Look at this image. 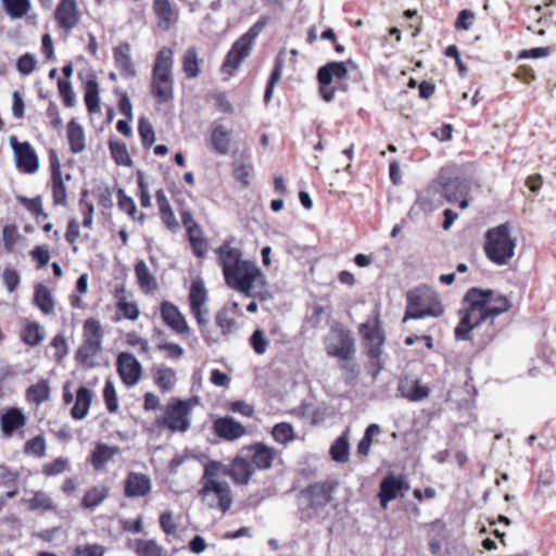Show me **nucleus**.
Listing matches in <instances>:
<instances>
[{
  "mask_svg": "<svg viewBox=\"0 0 556 556\" xmlns=\"http://www.w3.org/2000/svg\"><path fill=\"white\" fill-rule=\"evenodd\" d=\"M265 25V20H258L245 34L233 42L220 67L222 73L226 75L227 78L231 77L233 72L239 68L242 61L250 55L254 41L262 33Z\"/></svg>",
  "mask_w": 556,
  "mask_h": 556,
  "instance_id": "8",
  "label": "nucleus"
},
{
  "mask_svg": "<svg viewBox=\"0 0 556 556\" xmlns=\"http://www.w3.org/2000/svg\"><path fill=\"white\" fill-rule=\"evenodd\" d=\"M359 333L362 334L366 354L370 359L371 376L376 379L384 367L381 356L382 346L386 342V334L377 311L372 312L368 319L359 325Z\"/></svg>",
  "mask_w": 556,
  "mask_h": 556,
  "instance_id": "4",
  "label": "nucleus"
},
{
  "mask_svg": "<svg viewBox=\"0 0 556 556\" xmlns=\"http://www.w3.org/2000/svg\"><path fill=\"white\" fill-rule=\"evenodd\" d=\"M119 453V447L110 446L105 443H98L92 455L91 463L92 466L100 470L105 467V465Z\"/></svg>",
  "mask_w": 556,
  "mask_h": 556,
  "instance_id": "38",
  "label": "nucleus"
},
{
  "mask_svg": "<svg viewBox=\"0 0 556 556\" xmlns=\"http://www.w3.org/2000/svg\"><path fill=\"white\" fill-rule=\"evenodd\" d=\"M50 382L48 379H40L37 383L31 384L26 390V399L28 402L39 406L50 399Z\"/></svg>",
  "mask_w": 556,
  "mask_h": 556,
  "instance_id": "36",
  "label": "nucleus"
},
{
  "mask_svg": "<svg viewBox=\"0 0 556 556\" xmlns=\"http://www.w3.org/2000/svg\"><path fill=\"white\" fill-rule=\"evenodd\" d=\"M126 343L132 348H139V351L142 354H149L150 353V345L148 340L140 337L137 332H128L126 334Z\"/></svg>",
  "mask_w": 556,
  "mask_h": 556,
  "instance_id": "64",
  "label": "nucleus"
},
{
  "mask_svg": "<svg viewBox=\"0 0 556 556\" xmlns=\"http://www.w3.org/2000/svg\"><path fill=\"white\" fill-rule=\"evenodd\" d=\"M517 240L510 233L508 224L491 228L485 233L484 252L496 265H507L515 255Z\"/></svg>",
  "mask_w": 556,
  "mask_h": 556,
  "instance_id": "5",
  "label": "nucleus"
},
{
  "mask_svg": "<svg viewBox=\"0 0 556 556\" xmlns=\"http://www.w3.org/2000/svg\"><path fill=\"white\" fill-rule=\"evenodd\" d=\"M116 366L122 381L128 388L135 387L141 379L142 366L131 353H119L117 356Z\"/></svg>",
  "mask_w": 556,
  "mask_h": 556,
  "instance_id": "15",
  "label": "nucleus"
},
{
  "mask_svg": "<svg viewBox=\"0 0 556 556\" xmlns=\"http://www.w3.org/2000/svg\"><path fill=\"white\" fill-rule=\"evenodd\" d=\"M17 168L27 174H34L39 168V159L28 141L20 142L15 136L9 138Z\"/></svg>",
  "mask_w": 556,
  "mask_h": 556,
  "instance_id": "14",
  "label": "nucleus"
},
{
  "mask_svg": "<svg viewBox=\"0 0 556 556\" xmlns=\"http://www.w3.org/2000/svg\"><path fill=\"white\" fill-rule=\"evenodd\" d=\"M463 304L459 311L460 320L455 328V338L469 340L471 331L482 323L491 320V316L485 308L486 302L480 288H470L464 296Z\"/></svg>",
  "mask_w": 556,
  "mask_h": 556,
  "instance_id": "2",
  "label": "nucleus"
},
{
  "mask_svg": "<svg viewBox=\"0 0 556 556\" xmlns=\"http://www.w3.org/2000/svg\"><path fill=\"white\" fill-rule=\"evenodd\" d=\"M109 495V489L103 485H98L89 490L83 497V506L85 508L98 507Z\"/></svg>",
  "mask_w": 556,
  "mask_h": 556,
  "instance_id": "43",
  "label": "nucleus"
},
{
  "mask_svg": "<svg viewBox=\"0 0 556 556\" xmlns=\"http://www.w3.org/2000/svg\"><path fill=\"white\" fill-rule=\"evenodd\" d=\"M215 253L225 282L229 288L248 298L267 299L266 276L254 262L243 258L240 249L225 242L215 250Z\"/></svg>",
  "mask_w": 556,
  "mask_h": 556,
  "instance_id": "1",
  "label": "nucleus"
},
{
  "mask_svg": "<svg viewBox=\"0 0 556 556\" xmlns=\"http://www.w3.org/2000/svg\"><path fill=\"white\" fill-rule=\"evenodd\" d=\"M136 553L139 556H163L164 551L154 540L139 539L136 541Z\"/></svg>",
  "mask_w": 556,
  "mask_h": 556,
  "instance_id": "50",
  "label": "nucleus"
},
{
  "mask_svg": "<svg viewBox=\"0 0 556 556\" xmlns=\"http://www.w3.org/2000/svg\"><path fill=\"white\" fill-rule=\"evenodd\" d=\"M250 344L256 354H265L268 348V340L266 339L264 331L256 329L250 338Z\"/></svg>",
  "mask_w": 556,
  "mask_h": 556,
  "instance_id": "57",
  "label": "nucleus"
},
{
  "mask_svg": "<svg viewBox=\"0 0 556 556\" xmlns=\"http://www.w3.org/2000/svg\"><path fill=\"white\" fill-rule=\"evenodd\" d=\"M54 18L59 27L65 31L75 28L80 20L76 0H61L55 8Z\"/></svg>",
  "mask_w": 556,
  "mask_h": 556,
  "instance_id": "18",
  "label": "nucleus"
},
{
  "mask_svg": "<svg viewBox=\"0 0 556 556\" xmlns=\"http://www.w3.org/2000/svg\"><path fill=\"white\" fill-rule=\"evenodd\" d=\"M7 14L12 18L25 16L29 9V0H1Z\"/></svg>",
  "mask_w": 556,
  "mask_h": 556,
  "instance_id": "45",
  "label": "nucleus"
},
{
  "mask_svg": "<svg viewBox=\"0 0 556 556\" xmlns=\"http://www.w3.org/2000/svg\"><path fill=\"white\" fill-rule=\"evenodd\" d=\"M157 350L166 352L167 358L173 361L180 359L185 354L184 348L173 342L160 343L157 344Z\"/></svg>",
  "mask_w": 556,
  "mask_h": 556,
  "instance_id": "62",
  "label": "nucleus"
},
{
  "mask_svg": "<svg viewBox=\"0 0 556 556\" xmlns=\"http://www.w3.org/2000/svg\"><path fill=\"white\" fill-rule=\"evenodd\" d=\"M110 151L116 164L128 167L132 165L131 157L124 142L117 140L110 141Z\"/></svg>",
  "mask_w": 556,
  "mask_h": 556,
  "instance_id": "48",
  "label": "nucleus"
},
{
  "mask_svg": "<svg viewBox=\"0 0 556 556\" xmlns=\"http://www.w3.org/2000/svg\"><path fill=\"white\" fill-rule=\"evenodd\" d=\"M182 71L188 78H195L200 74L199 56L195 48H188L182 56Z\"/></svg>",
  "mask_w": 556,
  "mask_h": 556,
  "instance_id": "42",
  "label": "nucleus"
},
{
  "mask_svg": "<svg viewBox=\"0 0 556 556\" xmlns=\"http://www.w3.org/2000/svg\"><path fill=\"white\" fill-rule=\"evenodd\" d=\"M46 333L37 321H26L21 332L22 341L29 346H37L45 340Z\"/></svg>",
  "mask_w": 556,
  "mask_h": 556,
  "instance_id": "37",
  "label": "nucleus"
},
{
  "mask_svg": "<svg viewBox=\"0 0 556 556\" xmlns=\"http://www.w3.org/2000/svg\"><path fill=\"white\" fill-rule=\"evenodd\" d=\"M138 131L142 141V146L147 149L151 148L155 142V132L152 124L148 118L141 117L139 119Z\"/></svg>",
  "mask_w": 556,
  "mask_h": 556,
  "instance_id": "51",
  "label": "nucleus"
},
{
  "mask_svg": "<svg viewBox=\"0 0 556 556\" xmlns=\"http://www.w3.org/2000/svg\"><path fill=\"white\" fill-rule=\"evenodd\" d=\"M444 200L438 181H433L427 189L421 191L417 198V204L424 211H433Z\"/></svg>",
  "mask_w": 556,
  "mask_h": 556,
  "instance_id": "28",
  "label": "nucleus"
},
{
  "mask_svg": "<svg viewBox=\"0 0 556 556\" xmlns=\"http://www.w3.org/2000/svg\"><path fill=\"white\" fill-rule=\"evenodd\" d=\"M197 403V397L188 401L177 399L170 401L165 408L164 416L157 420L159 426L165 427L172 432L188 431L191 426V409Z\"/></svg>",
  "mask_w": 556,
  "mask_h": 556,
  "instance_id": "9",
  "label": "nucleus"
},
{
  "mask_svg": "<svg viewBox=\"0 0 556 556\" xmlns=\"http://www.w3.org/2000/svg\"><path fill=\"white\" fill-rule=\"evenodd\" d=\"M106 549L101 544H83L74 551V556H104Z\"/></svg>",
  "mask_w": 556,
  "mask_h": 556,
  "instance_id": "58",
  "label": "nucleus"
},
{
  "mask_svg": "<svg viewBox=\"0 0 556 556\" xmlns=\"http://www.w3.org/2000/svg\"><path fill=\"white\" fill-rule=\"evenodd\" d=\"M52 195L53 202L56 205L66 204V187L62 179V173L54 167V175H52Z\"/></svg>",
  "mask_w": 556,
  "mask_h": 556,
  "instance_id": "46",
  "label": "nucleus"
},
{
  "mask_svg": "<svg viewBox=\"0 0 556 556\" xmlns=\"http://www.w3.org/2000/svg\"><path fill=\"white\" fill-rule=\"evenodd\" d=\"M103 329L99 320L89 318L83 325V342L77 350L76 359L85 368L98 365L102 352Z\"/></svg>",
  "mask_w": 556,
  "mask_h": 556,
  "instance_id": "7",
  "label": "nucleus"
},
{
  "mask_svg": "<svg viewBox=\"0 0 556 556\" xmlns=\"http://www.w3.org/2000/svg\"><path fill=\"white\" fill-rule=\"evenodd\" d=\"M119 208L131 217H135L137 205L135 201L128 197L123 189L117 192Z\"/></svg>",
  "mask_w": 556,
  "mask_h": 556,
  "instance_id": "63",
  "label": "nucleus"
},
{
  "mask_svg": "<svg viewBox=\"0 0 556 556\" xmlns=\"http://www.w3.org/2000/svg\"><path fill=\"white\" fill-rule=\"evenodd\" d=\"M409 485L401 478L387 476L380 482L379 498L381 506L386 509L390 501L397 497L402 490H408Z\"/></svg>",
  "mask_w": 556,
  "mask_h": 556,
  "instance_id": "23",
  "label": "nucleus"
},
{
  "mask_svg": "<svg viewBox=\"0 0 556 556\" xmlns=\"http://www.w3.org/2000/svg\"><path fill=\"white\" fill-rule=\"evenodd\" d=\"M116 307L126 319L137 320L139 318L140 312L135 302H128L122 298L118 300Z\"/></svg>",
  "mask_w": 556,
  "mask_h": 556,
  "instance_id": "56",
  "label": "nucleus"
},
{
  "mask_svg": "<svg viewBox=\"0 0 556 556\" xmlns=\"http://www.w3.org/2000/svg\"><path fill=\"white\" fill-rule=\"evenodd\" d=\"M153 10L159 18V26L163 30H168L177 22L178 15L169 0H154Z\"/></svg>",
  "mask_w": 556,
  "mask_h": 556,
  "instance_id": "30",
  "label": "nucleus"
},
{
  "mask_svg": "<svg viewBox=\"0 0 556 556\" xmlns=\"http://www.w3.org/2000/svg\"><path fill=\"white\" fill-rule=\"evenodd\" d=\"M187 233L194 255L198 257H203L207 250V243L204 239L201 227L187 231Z\"/></svg>",
  "mask_w": 556,
  "mask_h": 556,
  "instance_id": "49",
  "label": "nucleus"
},
{
  "mask_svg": "<svg viewBox=\"0 0 556 556\" xmlns=\"http://www.w3.org/2000/svg\"><path fill=\"white\" fill-rule=\"evenodd\" d=\"M211 144L218 154H227L231 144V130L226 126L214 123L211 132Z\"/></svg>",
  "mask_w": 556,
  "mask_h": 556,
  "instance_id": "27",
  "label": "nucleus"
},
{
  "mask_svg": "<svg viewBox=\"0 0 556 556\" xmlns=\"http://www.w3.org/2000/svg\"><path fill=\"white\" fill-rule=\"evenodd\" d=\"M103 396L109 412L115 413L118 409V399L113 381L106 380Z\"/></svg>",
  "mask_w": 556,
  "mask_h": 556,
  "instance_id": "54",
  "label": "nucleus"
},
{
  "mask_svg": "<svg viewBox=\"0 0 556 556\" xmlns=\"http://www.w3.org/2000/svg\"><path fill=\"white\" fill-rule=\"evenodd\" d=\"M2 278L9 292H13L21 283V275L12 267H5L3 269Z\"/></svg>",
  "mask_w": 556,
  "mask_h": 556,
  "instance_id": "60",
  "label": "nucleus"
},
{
  "mask_svg": "<svg viewBox=\"0 0 556 556\" xmlns=\"http://www.w3.org/2000/svg\"><path fill=\"white\" fill-rule=\"evenodd\" d=\"M325 348L329 356L340 361H350L355 353V343L349 330L336 324L325 338Z\"/></svg>",
  "mask_w": 556,
  "mask_h": 556,
  "instance_id": "10",
  "label": "nucleus"
},
{
  "mask_svg": "<svg viewBox=\"0 0 556 556\" xmlns=\"http://www.w3.org/2000/svg\"><path fill=\"white\" fill-rule=\"evenodd\" d=\"M438 184L447 202H456L464 194L465 187L459 178L445 177L443 174L438 178Z\"/></svg>",
  "mask_w": 556,
  "mask_h": 556,
  "instance_id": "31",
  "label": "nucleus"
},
{
  "mask_svg": "<svg viewBox=\"0 0 556 556\" xmlns=\"http://www.w3.org/2000/svg\"><path fill=\"white\" fill-rule=\"evenodd\" d=\"M400 394L414 402L421 401L429 395V388L420 384L418 380L403 379L397 388Z\"/></svg>",
  "mask_w": 556,
  "mask_h": 556,
  "instance_id": "29",
  "label": "nucleus"
},
{
  "mask_svg": "<svg viewBox=\"0 0 556 556\" xmlns=\"http://www.w3.org/2000/svg\"><path fill=\"white\" fill-rule=\"evenodd\" d=\"M154 381L163 392H169L174 389L177 377L175 369L160 366L154 370Z\"/></svg>",
  "mask_w": 556,
  "mask_h": 556,
  "instance_id": "39",
  "label": "nucleus"
},
{
  "mask_svg": "<svg viewBox=\"0 0 556 556\" xmlns=\"http://www.w3.org/2000/svg\"><path fill=\"white\" fill-rule=\"evenodd\" d=\"M161 317L164 324L180 337H188L191 329L186 320V317L179 308L172 302L163 301L161 303Z\"/></svg>",
  "mask_w": 556,
  "mask_h": 556,
  "instance_id": "16",
  "label": "nucleus"
},
{
  "mask_svg": "<svg viewBox=\"0 0 556 556\" xmlns=\"http://www.w3.org/2000/svg\"><path fill=\"white\" fill-rule=\"evenodd\" d=\"M199 495L210 508H218L223 513L228 511L232 505V493L226 481L207 479Z\"/></svg>",
  "mask_w": 556,
  "mask_h": 556,
  "instance_id": "11",
  "label": "nucleus"
},
{
  "mask_svg": "<svg viewBox=\"0 0 556 556\" xmlns=\"http://www.w3.org/2000/svg\"><path fill=\"white\" fill-rule=\"evenodd\" d=\"M443 313L444 307L435 291L427 287L416 288L407 293V306L403 321L426 317L435 318Z\"/></svg>",
  "mask_w": 556,
  "mask_h": 556,
  "instance_id": "6",
  "label": "nucleus"
},
{
  "mask_svg": "<svg viewBox=\"0 0 556 556\" xmlns=\"http://www.w3.org/2000/svg\"><path fill=\"white\" fill-rule=\"evenodd\" d=\"M254 469H269L277 456V451L264 443H255L242 448Z\"/></svg>",
  "mask_w": 556,
  "mask_h": 556,
  "instance_id": "17",
  "label": "nucleus"
},
{
  "mask_svg": "<svg viewBox=\"0 0 556 556\" xmlns=\"http://www.w3.org/2000/svg\"><path fill=\"white\" fill-rule=\"evenodd\" d=\"M274 441L281 445H288L295 440V431L289 422H278L270 431Z\"/></svg>",
  "mask_w": 556,
  "mask_h": 556,
  "instance_id": "41",
  "label": "nucleus"
},
{
  "mask_svg": "<svg viewBox=\"0 0 556 556\" xmlns=\"http://www.w3.org/2000/svg\"><path fill=\"white\" fill-rule=\"evenodd\" d=\"M70 468V462L67 458L64 457H58L53 462L46 463L42 466V472L47 477H53L61 475L68 470Z\"/></svg>",
  "mask_w": 556,
  "mask_h": 556,
  "instance_id": "52",
  "label": "nucleus"
},
{
  "mask_svg": "<svg viewBox=\"0 0 556 556\" xmlns=\"http://www.w3.org/2000/svg\"><path fill=\"white\" fill-rule=\"evenodd\" d=\"M215 323L225 338L236 333L238 330L237 321L229 308H222L215 316Z\"/></svg>",
  "mask_w": 556,
  "mask_h": 556,
  "instance_id": "40",
  "label": "nucleus"
},
{
  "mask_svg": "<svg viewBox=\"0 0 556 556\" xmlns=\"http://www.w3.org/2000/svg\"><path fill=\"white\" fill-rule=\"evenodd\" d=\"M60 94L63 99V103L67 108L75 105V92L73 91L72 84L68 80L60 79L58 81Z\"/></svg>",
  "mask_w": 556,
  "mask_h": 556,
  "instance_id": "59",
  "label": "nucleus"
},
{
  "mask_svg": "<svg viewBox=\"0 0 556 556\" xmlns=\"http://www.w3.org/2000/svg\"><path fill=\"white\" fill-rule=\"evenodd\" d=\"M52 500L43 492H36L34 496L29 500V508L30 509H51L52 508Z\"/></svg>",
  "mask_w": 556,
  "mask_h": 556,
  "instance_id": "61",
  "label": "nucleus"
},
{
  "mask_svg": "<svg viewBox=\"0 0 556 556\" xmlns=\"http://www.w3.org/2000/svg\"><path fill=\"white\" fill-rule=\"evenodd\" d=\"M350 444L345 434L339 437L330 448V454L333 460L338 463H345L349 460Z\"/></svg>",
  "mask_w": 556,
  "mask_h": 556,
  "instance_id": "47",
  "label": "nucleus"
},
{
  "mask_svg": "<svg viewBox=\"0 0 556 556\" xmlns=\"http://www.w3.org/2000/svg\"><path fill=\"white\" fill-rule=\"evenodd\" d=\"M151 479L146 473L131 471L127 475L124 488L126 497H143L151 492Z\"/></svg>",
  "mask_w": 556,
  "mask_h": 556,
  "instance_id": "20",
  "label": "nucleus"
},
{
  "mask_svg": "<svg viewBox=\"0 0 556 556\" xmlns=\"http://www.w3.org/2000/svg\"><path fill=\"white\" fill-rule=\"evenodd\" d=\"M25 453L35 457H43L47 451L46 440L41 435H37L28 440L24 448Z\"/></svg>",
  "mask_w": 556,
  "mask_h": 556,
  "instance_id": "53",
  "label": "nucleus"
},
{
  "mask_svg": "<svg viewBox=\"0 0 556 556\" xmlns=\"http://www.w3.org/2000/svg\"><path fill=\"white\" fill-rule=\"evenodd\" d=\"M35 305L45 314L53 313L55 307L54 298L51 290L43 283H37L34 293Z\"/></svg>",
  "mask_w": 556,
  "mask_h": 556,
  "instance_id": "34",
  "label": "nucleus"
},
{
  "mask_svg": "<svg viewBox=\"0 0 556 556\" xmlns=\"http://www.w3.org/2000/svg\"><path fill=\"white\" fill-rule=\"evenodd\" d=\"M135 274L139 287L147 293L154 292L157 289V281L153 274L150 271L147 263L143 260L137 262L135 266Z\"/></svg>",
  "mask_w": 556,
  "mask_h": 556,
  "instance_id": "35",
  "label": "nucleus"
},
{
  "mask_svg": "<svg viewBox=\"0 0 556 556\" xmlns=\"http://www.w3.org/2000/svg\"><path fill=\"white\" fill-rule=\"evenodd\" d=\"M352 62H329L321 66L317 72L319 84H332L334 80H341L348 76V66Z\"/></svg>",
  "mask_w": 556,
  "mask_h": 556,
  "instance_id": "24",
  "label": "nucleus"
},
{
  "mask_svg": "<svg viewBox=\"0 0 556 556\" xmlns=\"http://www.w3.org/2000/svg\"><path fill=\"white\" fill-rule=\"evenodd\" d=\"M254 471L250 459L241 450L240 454L232 460L227 473L236 483L247 484Z\"/></svg>",
  "mask_w": 556,
  "mask_h": 556,
  "instance_id": "22",
  "label": "nucleus"
},
{
  "mask_svg": "<svg viewBox=\"0 0 556 556\" xmlns=\"http://www.w3.org/2000/svg\"><path fill=\"white\" fill-rule=\"evenodd\" d=\"M302 495L307 501V508L302 509V519H313L331 501V490L326 483H315L306 488Z\"/></svg>",
  "mask_w": 556,
  "mask_h": 556,
  "instance_id": "13",
  "label": "nucleus"
},
{
  "mask_svg": "<svg viewBox=\"0 0 556 556\" xmlns=\"http://www.w3.org/2000/svg\"><path fill=\"white\" fill-rule=\"evenodd\" d=\"M67 140L70 149L74 154L83 152L86 148V138L84 128L76 119L67 124Z\"/></svg>",
  "mask_w": 556,
  "mask_h": 556,
  "instance_id": "33",
  "label": "nucleus"
},
{
  "mask_svg": "<svg viewBox=\"0 0 556 556\" xmlns=\"http://www.w3.org/2000/svg\"><path fill=\"white\" fill-rule=\"evenodd\" d=\"M482 294L486 302L485 308H488V312L490 313L491 321L500 315L508 312L511 307V302L507 296L496 294L491 289H482Z\"/></svg>",
  "mask_w": 556,
  "mask_h": 556,
  "instance_id": "26",
  "label": "nucleus"
},
{
  "mask_svg": "<svg viewBox=\"0 0 556 556\" xmlns=\"http://www.w3.org/2000/svg\"><path fill=\"white\" fill-rule=\"evenodd\" d=\"M214 429L219 438L228 441L237 440L245 434L244 426L236 421L232 417L217 419L214 422Z\"/></svg>",
  "mask_w": 556,
  "mask_h": 556,
  "instance_id": "25",
  "label": "nucleus"
},
{
  "mask_svg": "<svg viewBox=\"0 0 556 556\" xmlns=\"http://www.w3.org/2000/svg\"><path fill=\"white\" fill-rule=\"evenodd\" d=\"M150 89L160 103H166L174 98V50L169 47H162L156 52Z\"/></svg>",
  "mask_w": 556,
  "mask_h": 556,
  "instance_id": "3",
  "label": "nucleus"
},
{
  "mask_svg": "<svg viewBox=\"0 0 556 556\" xmlns=\"http://www.w3.org/2000/svg\"><path fill=\"white\" fill-rule=\"evenodd\" d=\"M92 402V392L86 387H80L76 391L75 404L71 409V415L76 420L84 419L90 409Z\"/></svg>",
  "mask_w": 556,
  "mask_h": 556,
  "instance_id": "32",
  "label": "nucleus"
},
{
  "mask_svg": "<svg viewBox=\"0 0 556 556\" xmlns=\"http://www.w3.org/2000/svg\"><path fill=\"white\" fill-rule=\"evenodd\" d=\"M20 238L21 235L14 225H5L2 228V241L8 252H13Z\"/></svg>",
  "mask_w": 556,
  "mask_h": 556,
  "instance_id": "55",
  "label": "nucleus"
},
{
  "mask_svg": "<svg viewBox=\"0 0 556 556\" xmlns=\"http://www.w3.org/2000/svg\"><path fill=\"white\" fill-rule=\"evenodd\" d=\"M190 313L197 320L198 325L210 323V309L207 306L208 292L202 279H194L189 290Z\"/></svg>",
  "mask_w": 556,
  "mask_h": 556,
  "instance_id": "12",
  "label": "nucleus"
},
{
  "mask_svg": "<svg viewBox=\"0 0 556 556\" xmlns=\"http://www.w3.org/2000/svg\"><path fill=\"white\" fill-rule=\"evenodd\" d=\"M27 424V418L21 408H8L0 414V428L4 438L12 437Z\"/></svg>",
  "mask_w": 556,
  "mask_h": 556,
  "instance_id": "19",
  "label": "nucleus"
},
{
  "mask_svg": "<svg viewBox=\"0 0 556 556\" xmlns=\"http://www.w3.org/2000/svg\"><path fill=\"white\" fill-rule=\"evenodd\" d=\"M85 102L89 113L100 111L99 85L94 79L86 83Z\"/></svg>",
  "mask_w": 556,
  "mask_h": 556,
  "instance_id": "44",
  "label": "nucleus"
},
{
  "mask_svg": "<svg viewBox=\"0 0 556 556\" xmlns=\"http://www.w3.org/2000/svg\"><path fill=\"white\" fill-rule=\"evenodd\" d=\"M113 58L116 68L125 78H134L137 71L131 58V47L128 42H122L113 49Z\"/></svg>",
  "mask_w": 556,
  "mask_h": 556,
  "instance_id": "21",
  "label": "nucleus"
}]
</instances>
